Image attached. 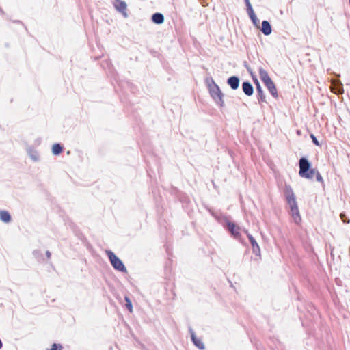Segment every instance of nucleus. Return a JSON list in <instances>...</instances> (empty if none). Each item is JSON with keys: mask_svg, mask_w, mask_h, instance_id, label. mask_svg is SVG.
Wrapping results in <instances>:
<instances>
[{"mask_svg": "<svg viewBox=\"0 0 350 350\" xmlns=\"http://www.w3.org/2000/svg\"><path fill=\"white\" fill-rule=\"evenodd\" d=\"M299 175L307 179H312L316 176L318 182L323 183V179L319 172L314 168H311L310 161L306 157H301L299 161Z\"/></svg>", "mask_w": 350, "mask_h": 350, "instance_id": "f257e3e1", "label": "nucleus"}, {"mask_svg": "<svg viewBox=\"0 0 350 350\" xmlns=\"http://www.w3.org/2000/svg\"><path fill=\"white\" fill-rule=\"evenodd\" d=\"M210 80L212 83H208L209 93L215 103L219 107H223L224 106V101L223 100L224 94L219 86L215 83L213 79L210 77Z\"/></svg>", "mask_w": 350, "mask_h": 350, "instance_id": "f03ea898", "label": "nucleus"}, {"mask_svg": "<svg viewBox=\"0 0 350 350\" xmlns=\"http://www.w3.org/2000/svg\"><path fill=\"white\" fill-rule=\"evenodd\" d=\"M286 200L290 206L291 214L295 223L299 224L301 221V218L299 214L295 196L286 198Z\"/></svg>", "mask_w": 350, "mask_h": 350, "instance_id": "7ed1b4c3", "label": "nucleus"}, {"mask_svg": "<svg viewBox=\"0 0 350 350\" xmlns=\"http://www.w3.org/2000/svg\"><path fill=\"white\" fill-rule=\"evenodd\" d=\"M106 254L113 267L121 272H126V269L122 260L111 251L106 250Z\"/></svg>", "mask_w": 350, "mask_h": 350, "instance_id": "20e7f679", "label": "nucleus"}, {"mask_svg": "<svg viewBox=\"0 0 350 350\" xmlns=\"http://www.w3.org/2000/svg\"><path fill=\"white\" fill-rule=\"evenodd\" d=\"M225 228L231 233V234L235 239H238L241 236V234L239 232L240 227L236 226L233 222L227 220L226 222Z\"/></svg>", "mask_w": 350, "mask_h": 350, "instance_id": "39448f33", "label": "nucleus"}, {"mask_svg": "<svg viewBox=\"0 0 350 350\" xmlns=\"http://www.w3.org/2000/svg\"><path fill=\"white\" fill-rule=\"evenodd\" d=\"M245 232L247 234V237L251 243L254 254H255L256 256H260V247H259L258 243L256 242L255 239L253 237V236H252L248 232L247 230H245Z\"/></svg>", "mask_w": 350, "mask_h": 350, "instance_id": "423d86ee", "label": "nucleus"}, {"mask_svg": "<svg viewBox=\"0 0 350 350\" xmlns=\"http://www.w3.org/2000/svg\"><path fill=\"white\" fill-rule=\"evenodd\" d=\"M113 5L118 12L122 14L124 18H126L128 16V14L126 11L127 5L125 1H123L122 0H116L114 1Z\"/></svg>", "mask_w": 350, "mask_h": 350, "instance_id": "0eeeda50", "label": "nucleus"}, {"mask_svg": "<svg viewBox=\"0 0 350 350\" xmlns=\"http://www.w3.org/2000/svg\"><path fill=\"white\" fill-rule=\"evenodd\" d=\"M254 83L256 86L257 98H258V102L260 103H266L265 95L263 92V90H262L258 79L256 78V79H254Z\"/></svg>", "mask_w": 350, "mask_h": 350, "instance_id": "6e6552de", "label": "nucleus"}, {"mask_svg": "<svg viewBox=\"0 0 350 350\" xmlns=\"http://www.w3.org/2000/svg\"><path fill=\"white\" fill-rule=\"evenodd\" d=\"M240 79L237 76H231L227 79V84L234 90L239 87Z\"/></svg>", "mask_w": 350, "mask_h": 350, "instance_id": "1a4fd4ad", "label": "nucleus"}, {"mask_svg": "<svg viewBox=\"0 0 350 350\" xmlns=\"http://www.w3.org/2000/svg\"><path fill=\"white\" fill-rule=\"evenodd\" d=\"M242 88L245 94L248 96H252L254 93L253 86L249 81H244L242 83Z\"/></svg>", "mask_w": 350, "mask_h": 350, "instance_id": "9d476101", "label": "nucleus"}, {"mask_svg": "<svg viewBox=\"0 0 350 350\" xmlns=\"http://www.w3.org/2000/svg\"><path fill=\"white\" fill-rule=\"evenodd\" d=\"M264 84L266 86V88L268 89V90L269 91L270 94L274 98H277L278 96L276 87L272 80H270L268 82H267V83H264Z\"/></svg>", "mask_w": 350, "mask_h": 350, "instance_id": "9b49d317", "label": "nucleus"}, {"mask_svg": "<svg viewBox=\"0 0 350 350\" xmlns=\"http://www.w3.org/2000/svg\"><path fill=\"white\" fill-rule=\"evenodd\" d=\"M332 91L334 94H340L344 92L343 85L340 81H336L332 83Z\"/></svg>", "mask_w": 350, "mask_h": 350, "instance_id": "f8f14e48", "label": "nucleus"}, {"mask_svg": "<svg viewBox=\"0 0 350 350\" xmlns=\"http://www.w3.org/2000/svg\"><path fill=\"white\" fill-rule=\"evenodd\" d=\"M191 340H192L193 344L199 349L204 350L205 349V346H204L203 342L202 341V340L200 338H198L196 337L194 332H191Z\"/></svg>", "mask_w": 350, "mask_h": 350, "instance_id": "ddd939ff", "label": "nucleus"}, {"mask_svg": "<svg viewBox=\"0 0 350 350\" xmlns=\"http://www.w3.org/2000/svg\"><path fill=\"white\" fill-rule=\"evenodd\" d=\"M261 31L265 36H269L271 33V26L269 21H263L262 22Z\"/></svg>", "mask_w": 350, "mask_h": 350, "instance_id": "4468645a", "label": "nucleus"}, {"mask_svg": "<svg viewBox=\"0 0 350 350\" xmlns=\"http://www.w3.org/2000/svg\"><path fill=\"white\" fill-rule=\"evenodd\" d=\"M27 153L32 161H39L40 155H39L38 152L36 150H35L32 148H29L27 149Z\"/></svg>", "mask_w": 350, "mask_h": 350, "instance_id": "2eb2a0df", "label": "nucleus"}, {"mask_svg": "<svg viewBox=\"0 0 350 350\" xmlns=\"http://www.w3.org/2000/svg\"><path fill=\"white\" fill-rule=\"evenodd\" d=\"M258 71L260 78L264 83H267V82L271 80L268 75V72L264 68H260Z\"/></svg>", "mask_w": 350, "mask_h": 350, "instance_id": "dca6fc26", "label": "nucleus"}, {"mask_svg": "<svg viewBox=\"0 0 350 350\" xmlns=\"http://www.w3.org/2000/svg\"><path fill=\"white\" fill-rule=\"evenodd\" d=\"M151 20L154 23L159 25L163 23L164 17L162 14L157 12L152 14Z\"/></svg>", "mask_w": 350, "mask_h": 350, "instance_id": "f3484780", "label": "nucleus"}, {"mask_svg": "<svg viewBox=\"0 0 350 350\" xmlns=\"http://www.w3.org/2000/svg\"><path fill=\"white\" fill-rule=\"evenodd\" d=\"M0 219L5 223H9L11 221L10 213L6 211H0Z\"/></svg>", "mask_w": 350, "mask_h": 350, "instance_id": "a211bd4d", "label": "nucleus"}, {"mask_svg": "<svg viewBox=\"0 0 350 350\" xmlns=\"http://www.w3.org/2000/svg\"><path fill=\"white\" fill-rule=\"evenodd\" d=\"M284 192L286 199L295 196L293 189L289 185H285Z\"/></svg>", "mask_w": 350, "mask_h": 350, "instance_id": "6ab92c4d", "label": "nucleus"}, {"mask_svg": "<svg viewBox=\"0 0 350 350\" xmlns=\"http://www.w3.org/2000/svg\"><path fill=\"white\" fill-rule=\"evenodd\" d=\"M62 146L59 144H55L52 147L53 154L58 155L62 152Z\"/></svg>", "mask_w": 350, "mask_h": 350, "instance_id": "aec40b11", "label": "nucleus"}, {"mask_svg": "<svg viewBox=\"0 0 350 350\" xmlns=\"http://www.w3.org/2000/svg\"><path fill=\"white\" fill-rule=\"evenodd\" d=\"M245 5H246V7H247V12L249 15V16H252L253 15L255 14L254 10H253V8H252V6L250 3V2H248V3H245Z\"/></svg>", "mask_w": 350, "mask_h": 350, "instance_id": "412c9836", "label": "nucleus"}, {"mask_svg": "<svg viewBox=\"0 0 350 350\" xmlns=\"http://www.w3.org/2000/svg\"><path fill=\"white\" fill-rule=\"evenodd\" d=\"M126 307L131 312L132 311V304L129 297H125Z\"/></svg>", "mask_w": 350, "mask_h": 350, "instance_id": "4be33fe9", "label": "nucleus"}, {"mask_svg": "<svg viewBox=\"0 0 350 350\" xmlns=\"http://www.w3.org/2000/svg\"><path fill=\"white\" fill-rule=\"evenodd\" d=\"M310 138L312 139V142L316 146H321L319 141L317 140V137L314 136V134H310Z\"/></svg>", "mask_w": 350, "mask_h": 350, "instance_id": "5701e85b", "label": "nucleus"}, {"mask_svg": "<svg viewBox=\"0 0 350 350\" xmlns=\"http://www.w3.org/2000/svg\"><path fill=\"white\" fill-rule=\"evenodd\" d=\"M250 18L252 20L254 25L257 26L258 23H259V20L257 18L256 14L253 15L252 16H250Z\"/></svg>", "mask_w": 350, "mask_h": 350, "instance_id": "b1692460", "label": "nucleus"}, {"mask_svg": "<svg viewBox=\"0 0 350 350\" xmlns=\"http://www.w3.org/2000/svg\"><path fill=\"white\" fill-rule=\"evenodd\" d=\"M340 218L342 220V221L344 223H346V224H349L350 222V220L348 219L347 217H346V215L345 213H340Z\"/></svg>", "mask_w": 350, "mask_h": 350, "instance_id": "393cba45", "label": "nucleus"}, {"mask_svg": "<svg viewBox=\"0 0 350 350\" xmlns=\"http://www.w3.org/2000/svg\"><path fill=\"white\" fill-rule=\"evenodd\" d=\"M62 346L60 345H57L54 343L52 346L51 350H61Z\"/></svg>", "mask_w": 350, "mask_h": 350, "instance_id": "a878e982", "label": "nucleus"}, {"mask_svg": "<svg viewBox=\"0 0 350 350\" xmlns=\"http://www.w3.org/2000/svg\"><path fill=\"white\" fill-rule=\"evenodd\" d=\"M244 66L245 68L247 69V70L252 75V70L251 69V68L249 66V65L247 64V63L246 62H244Z\"/></svg>", "mask_w": 350, "mask_h": 350, "instance_id": "bb28decb", "label": "nucleus"}, {"mask_svg": "<svg viewBox=\"0 0 350 350\" xmlns=\"http://www.w3.org/2000/svg\"><path fill=\"white\" fill-rule=\"evenodd\" d=\"M46 256H47V257H48V258H50V257H51V252H50L49 251H46Z\"/></svg>", "mask_w": 350, "mask_h": 350, "instance_id": "cd10ccee", "label": "nucleus"}, {"mask_svg": "<svg viewBox=\"0 0 350 350\" xmlns=\"http://www.w3.org/2000/svg\"><path fill=\"white\" fill-rule=\"evenodd\" d=\"M206 83H207V85H208V83H210V84H211V83H211V80H210V78H209V79H207L206 80Z\"/></svg>", "mask_w": 350, "mask_h": 350, "instance_id": "c85d7f7f", "label": "nucleus"}, {"mask_svg": "<svg viewBox=\"0 0 350 350\" xmlns=\"http://www.w3.org/2000/svg\"><path fill=\"white\" fill-rule=\"evenodd\" d=\"M2 347V342H1V340H0V349Z\"/></svg>", "mask_w": 350, "mask_h": 350, "instance_id": "c756f323", "label": "nucleus"}, {"mask_svg": "<svg viewBox=\"0 0 350 350\" xmlns=\"http://www.w3.org/2000/svg\"><path fill=\"white\" fill-rule=\"evenodd\" d=\"M245 1V3H248L250 2V0H244Z\"/></svg>", "mask_w": 350, "mask_h": 350, "instance_id": "7c9ffc66", "label": "nucleus"}]
</instances>
